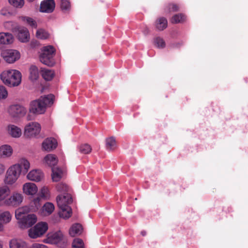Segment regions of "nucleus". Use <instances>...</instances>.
I'll use <instances>...</instances> for the list:
<instances>
[{
    "mask_svg": "<svg viewBox=\"0 0 248 248\" xmlns=\"http://www.w3.org/2000/svg\"><path fill=\"white\" fill-rule=\"evenodd\" d=\"M22 75L17 69H7L0 74V79L6 86L13 88L19 86L21 83Z\"/></svg>",
    "mask_w": 248,
    "mask_h": 248,
    "instance_id": "nucleus-1",
    "label": "nucleus"
},
{
    "mask_svg": "<svg viewBox=\"0 0 248 248\" xmlns=\"http://www.w3.org/2000/svg\"><path fill=\"white\" fill-rule=\"evenodd\" d=\"M54 99V96L50 94L31 101L30 104L29 112L34 114L44 113L46 107L53 104Z\"/></svg>",
    "mask_w": 248,
    "mask_h": 248,
    "instance_id": "nucleus-2",
    "label": "nucleus"
},
{
    "mask_svg": "<svg viewBox=\"0 0 248 248\" xmlns=\"http://www.w3.org/2000/svg\"><path fill=\"white\" fill-rule=\"evenodd\" d=\"M43 242L45 244L56 245L60 248H64L67 245V240L62 232L58 231L47 233Z\"/></svg>",
    "mask_w": 248,
    "mask_h": 248,
    "instance_id": "nucleus-3",
    "label": "nucleus"
},
{
    "mask_svg": "<svg viewBox=\"0 0 248 248\" xmlns=\"http://www.w3.org/2000/svg\"><path fill=\"white\" fill-rule=\"evenodd\" d=\"M55 49L52 46H47L42 47L40 55V62L48 66H53L55 64L53 59Z\"/></svg>",
    "mask_w": 248,
    "mask_h": 248,
    "instance_id": "nucleus-4",
    "label": "nucleus"
},
{
    "mask_svg": "<svg viewBox=\"0 0 248 248\" xmlns=\"http://www.w3.org/2000/svg\"><path fill=\"white\" fill-rule=\"evenodd\" d=\"M51 198V193L50 188L46 185L40 187L38 191V197L32 201V204L34 205L33 210L37 211L40 207V201L41 200H49Z\"/></svg>",
    "mask_w": 248,
    "mask_h": 248,
    "instance_id": "nucleus-5",
    "label": "nucleus"
},
{
    "mask_svg": "<svg viewBox=\"0 0 248 248\" xmlns=\"http://www.w3.org/2000/svg\"><path fill=\"white\" fill-rule=\"evenodd\" d=\"M48 229V225L46 222H39L28 230V236L31 239L40 238L46 233Z\"/></svg>",
    "mask_w": 248,
    "mask_h": 248,
    "instance_id": "nucleus-6",
    "label": "nucleus"
},
{
    "mask_svg": "<svg viewBox=\"0 0 248 248\" xmlns=\"http://www.w3.org/2000/svg\"><path fill=\"white\" fill-rule=\"evenodd\" d=\"M20 175L17 169L12 165L6 171L3 182L7 186H12L16 183Z\"/></svg>",
    "mask_w": 248,
    "mask_h": 248,
    "instance_id": "nucleus-7",
    "label": "nucleus"
},
{
    "mask_svg": "<svg viewBox=\"0 0 248 248\" xmlns=\"http://www.w3.org/2000/svg\"><path fill=\"white\" fill-rule=\"evenodd\" d=\"M6 112L11 118L16 119L24 116L27 113V109L22 105L15 104L9 106Z\"/></svg>",
    "mask_w": 248,
    "mask_h": 248,
    "instance_id": "nucleus-8",
    "label": "nucleus"
},
{
    "mask_svg": "<svg viewBox=\"0 0 248 248\" xmlns=\"http://www.w3.org/2000/svg\"><path fill=\"white\" fill-rule=\"evenodd\" d=\"M41 129V125L38 122H29L24 126V134L29 138H35L40 134Z\"/></svg>",
    "mask_w": 248,
    "mask_h": 248,
    "instance_id": "nucleus-9",
    "label": "nucleus"
},
{
    "mask_svg": "<svg viewBox=\"0 0 248 248\" xmlns=\"http://www.w3.org/2000/svg\"><path fill=\"white\" fill-rule=\"evenodd\" d=\"M1 56L9 63H13L21 57L20 52L16 49H5L1 53Z\"/></svg>",
    "mask_w": 248,
    "mask_h": 248,
    "instance_id": "nucleus-10",
    "label": "nucleus"
},
{
    "mask_svg": "<svg viewBox=\"0 0 248 248\" xmlns=\"http://www.w3.org/2000/svg\"><path fill=\"white\" fill-rule=\"evenodd\" d=\"M23 199L24 197L21 193L18 192H13L9 196L5 206L17 207L22 203Z\"/></svg>",
    "mask_w": 248,
    "mask_h": 248,
    "instance_id": "nucleus-11",
    "label": "nucleus"
},
{
    "mask_svg": "<svg viewBox=\"0 0 248 248\" xmlns=\"http://www.w3.org/2000/svg\"><path fill=\"white\" fill-rule=\"evenodd\" d=\"M45 174L41 169H34L29 171L26 175V178L31 182H41L44 180Z\"/></svg>",
    "mask_w": 248,
    "mask_h": 248,
    "instance_id": "nucleus-12",
    "label": "nucleus"
},
{
    "mask_svg": "<svg viewBox=\"0 0 248 248\" xmlns=\"http://www.w3.org/2000/svg\"><path fill=\"white\" fill-rule=\"evenodd\" d=\"M22 190L25 195L33 197L38 193V187L35 183L28 182L22 185Z\"/></svg>",
    "mask_w": 248,
    "mask_h": 248,
    "instance_id": "nucleus-13",
    "label": "nucleus"
},
{
    "mask_svg": "<svg viewBox=\"0 0 248 248\" xmlns=\"http://www.w3.org/2000/svg\"><path fill=\"white\" fill-rule=\"evenodd\" d=\"M37 220L36 216L35 214H31L18 220V223L20 228L25 229L32 226L36 222Z\"/></svg>",
    "mask_w": 248,
    "mask_h": 248,
    "instance_id": "nucleus-14",
    "label": "nucleus"
},
{
    "mask_svg": "<svg viewBox=\"0 0 248 248\" xmlns=\"http://www.w3.org/2000/svg\"><path fill=\"white\" fill-rule=\"evenodd\" d=\"M13 165L20 174L21 173L27 174L31 168L30 161L24 157L20 158L16 163Z\"/></svg>",
    "mask_w": 248,
    "mask_h": 248,
    "instance_id": "nucleus-15",
    "label": "nucleus"
},
{
    "mask_svg": "<svg viewBox=\"0 0 248 248\" xmlns=\"http://www.w3.org/2000/svg\"><path fill=\"white\" fill-rule=\"evenodd\" d=\"M59 208H63L66 206H69L72 202L73 199L70 193L59 194L56 199Z\"/></svg>",
    "mask_w": 248,
    "mask_h": 248,
    "instance_id": "nucleus-16",
    "label": "nucleus"
},
{
    "mask_svg": "<svg viewBox=\"0 0 248 248\" xmlns=\"http://www.w3.org/2000/svg\"><path fill=\"white\" fill-rule=\"evenodd\" d=\"M55 7L54 0H44L40 3L39 11L42 13H50L54 10Z\"/></svg>",
    "mask_w": 248,
    "mask_h": 248,
    "instance_id": "nucleus-17",
    "label": "nucleus"
},
{
    "mask_svg": "<svg viewBox=\"0 0 248 248\" xmlns=\"http://www.w3.org/2000/svg\"><path fill=\"white\" fill-rule=\"evenodd\" d=\"M6 131L9 136L15 139L20 138L22 134L21 128L14 124H8Z\"/></svg>",
    "mask_w": 248,
    "mask_h": 248,
    "instance_id": "nucleus-18",
    "label": "nucleus"
},
{
    "mask_svg": "<svg viewBox=\"0 0 248 248\" xmlns=\"http://www.w3.org/2000/svg\"><path fill=\"white\" fill-rule=\"evenodd\" d=\"M10 193L11 190L8 186H0V207L5 206Z\"/></svg>",
    "mask_w": 248,
    "mask_h": 248,
    "instance_id": "nucleus-19",
    "label": "nucleus"
},
{
    "mask_svg": "<svg viewBox=\"0 0 248 248\" xmlns=\"http://www.w3.org/2000/svg\"><path fill=\"white\" fill-rule=\"evenodd\" d=\"M55 208V205L53 203L46 202L41 207L39 214L42 217L49 216L54 211Z\"/></svg>",
    "mask_w": 248,
    "mask_h": 248,
    "instance_id": "nucleus-20",
    "label": "nucleus"
},
{
    "mask_svg": "<svg viewBox=\"0 0 248 248\" xmlns=\"http://www.w3.org/2000/svg\"><path fill=\"white\" fill-rule=\"evenodd\" d=\"M17 38L22 43L29 41L30 36L28 30L25 27H20L18 29Z\"/></svg>",
    "mask_w": 248,
    "mask_h": 248,
    "instance_id": "nucleus-21",
    "label": "nucleus"
},
{
    "mask_svg": "<svg viewBox=\"0 0 248 248\" xmlns=\"http://www.w3.org/2000/svg\"><path fill=\"white\" fill-rule=\"evenodd\" d=\"M57 146V141L56 140L52 138L45 139L42 144L43 149L48 152L55 149Z\"/></svg>",
    "mask_w": 248,
    "mask_h": 248,
    "instance_id": "nucleus-22",
    "label": "nucleus"
},
{
    "mask_svg": "<svg viewBox=\"0 0 248 248\" xmlns=\"http://www.w3.org/2000/svg\"><path fill=\"white\" fill-rule=\"evenodd\" d=\"M51 178L53 182H58L65 175V170L60 167L52 168Z\"/></svg>",
    "mask_w": 248,
    "mask_h": 248,
    "instance_id": "nucleus-23",
    "label": "nucleus"
},
{
    "mask_svg": "<svg viewBox=\"0 0 248 248\" xmlns=\"http://www.w3.org/2000/svg\"><path fill=\"white\" fill-rule=\"evenodd\" d=\"M13 154V149L9 144H3L0 146V157L1 158H8L12 156Z\"/></svg>",
    "mask_w": 248,
    "mask_h": 248,
    "instance_id": "nucleus-24",
    "label": "nucleus"
},
{
    "mask_svg": "<svg viewBox=\"0 0 248 248\" xmlns=\"http://www.w3.org/2000/svg\"><path fill=\"white\" fill-rule=\"evenodd\" d=\"M34 207V205H32L31 208L28 206H24L18 208L15 211V217L16 219L17 220L21 219L23 217L26 216L28 215V213L30 211H34L33 210Z\"/></svg>",
    "mask_w": 248,
    "mask_h": 248,
    "instance_id": "nucleus-25",
    "label": "nucleus"
},
{
    "mask_svg": "<svg viewBox=\"0 0 248 248\" xmlns=\"http://www.w3.org/2000/svg\"><path fill=\"white\" fill-rule=\"evenodd\" d=\"M13 35L9 32H0V44L8 45H11L14 42Z\"/></svg>",
    "mask_w": 248,
    "mask_h": 248,
    "instance_id": "nucleus-26",
    "label": "nucleus"
},
{
    "mask_svg": "<svg viewBox=\"0 0 248 248\" xmlns=\"http://www.w3.org/2000/svg\"><path fill=\"white\" fill-rule=\"evenodd\" d=\"M58 159L56 156L53 154H48L46 155L43 159V163L45 165L49 166L51 168L56 165Z\"/></svg>",
    "mask_w": 248,
    "mask_h": 248,
    "instance_id": "nucleus-27",
    "label": "nucleus"
},
{
    "mask_svg": "<svg viewBox=\"0 0 248 248\" xmlns=\"http://www.w3.org/2000/svg\"><path fill=\"white\" fill-rule=\"evenodd\" d=\"M10 248H29L28 243L22 240L18 239H12L9 242Z\"/></svg>",
    "mask_w": 248,
    "mask_h": 248,
    "instance_id": "nucleus-28",
    "label": "nucleus"
},
{
    "mask_svg": "<svg viewBox=\"0 0 248 248\" xmlns=\"http://www.w3.org/2000/svg\"><path fill=\"white\" fill-rule=\"evenodd\" d=\"M13 216L9 211L0 210V221L4 224L9 223L12 219Z\"/></svg>",
    "mask_w": 248,
    "mask_h": 248,
    "instance_id": "nucleus-29",
    "label": "nucleus"
},
{
    "mask_svg": "<svg viewBox=\"0 0 248 248\" xmlns=\"http://www.w3.org/2000/svg\"><path fill=\"white\" fill-rule=\"evenodd\" d=\"M83 231L82 226L79 223L73 224L69 229V234L72 237L81 234Z\"/></svg>",
    "mask_w": 248,
    "mask_h": 248,
    "instance_id": "nucleus-30",
    "label": "nucleus"
},
{
    "mask_svg": "<svg viewBox=\"0 0 248 248\" xmlns=\"http://www.w3.org/2000/svg\"><path fill=\"white\" fill-rule=\"evenodd\" d=\"M19 19L22 23L32 28L36 29L37 27L36 21L32 17L28 16H21Z\"/></svg>",
    "mask_w": 248,
    "mask_h": 248,
    "instance_id": "nucleus-31",
    "label": "nucleus"
},
{
    "mask_svg": "<svg viewBox=\"0 0 248 248\" xmlns=\"http://www.w3.org/2000/svg\"><path fill=\"white\" fill-rule=\"evenodd\" d=\"M39 75L38 68L35 65H31L29 68V79L32 81H36L39 78Z\"/></svg>",
    "mask_w": 248,
    "mask_h": 248,
    "instance_id": "nucleus-32",
    "label": "nucleus"
},
{
    "mask_svg": "<svg viewBox=\"0 0 248 248\" xmlns=\"http://www.w3.org/2000/svg\"><path fill=\"white\" fill-rule=\"evenodd\" d=\"M59 216L61 217L66 219L69 218L72 215V209L70 206H66L63 208H59Z\"/></svg>",
    "mask_w": 248,
    "mask_h": 248,
    "instance_id": "nucleus-33",
    "label": "nucleus"
},
{
    "mask_svg": "<svg viewBox=\"0 0 248 248\" xmlns=\"http://www.w3.org/2000/svg\"><path fill=\"white\" fill-rule=\"evenodd\" d=\"M168 21L164 17H159L155 22V26L159 31H163L167 27Z\"/></svg>",
    "mask_w": 248,
    "mask_h": 248,
    "instance_id": "nucleus-34",
    "label": "nucleus"
},
{
    "mask_svg": "<svg viewBox=\"0 0 248 248\" xmlns=\"http://www.w3.org/2000/svg\"><path fill=\"white\" fill-rule=\"evenodd\" d=\"M56 190L57 192L60 193V194H64L65 193H69L70 188L65 183H61L56 186Z\"/></svg>",
    "mask_w": 248,
    "mask_h": 248,
    "instance_id": "nucleus-35",
    "label": "nucleus"
},
{
    "mask_svg": "<svg viewBox=\"0 0 248 248\" xmlns=\"http://www.w3.org/2000/svg\"><path fill=\"white\" fill-rule=\"evenodd\" d=\"M106 146L108 150H113L117 147L116 141L113 137L107 138L106 140Z\"/></svg>",
    "mask_w": 248,
    "mask_h": 248,
    "instance_id": "nucleus-36",
    "label": "nucleus"
},
{
    "mask_svg": "<svg viewBox=\"0 0 248 248\" xmlns=\"http://www.w3.org/2000/svg\"><path fill=\"white\" fill-rule=\"evenodd\" d=\"M36 37L39 39L45 40L49 37V33L44 29H38L36 32Z\"/></svg>",
    "mask_w": 248,
    "mask_h": 248,
    "instance_id": "nucleus-37",
    "label": "nucleus"
},
{
    "mask_svg": "<svg viewBox=\"0 0 248 248\" xmlns=\"http://www.w3.org/2000/svg\"><path fill=\"white\" fill-rule=\"evenodd\" d=\"M42 76L45 80H51L54 76V72L49 69H43L42 71Z\"/></svg>",
    "mask_w": 248,
    "mask_h": 248,
    "instance_id": "nucleus-38",
    "label": "nucleus"
},
{
    "mask_svg": "<svg viewBox=\"0 0 248 248\" xmlns=\"http://www.w3.org/2000/svg\"><path fill=\"white\" fill-rule=\"evenodd\" d=\"M186 19V16H185V15L182 14H178L173 16L171 17L170 21L172 23L177 24L182 23L185 21Z\"/></svg>",
    "mask_w": 248,
    "mask_h": 248,
    "instance_id": "nucleus-39",
    "label": "nucleus"
},
{
    "mask_svg": "<svg viewBox=\"0 0 248 248\" xmlns=\"http://www.w3.org/2000/svg\"><path fill=\"white\" fill-rule=\"evenodd\" d=\"M9 3L16 9L22 8L25 4V0H8Z\"/></svg>",
    "mask_w": 248,
    "mask_h": 248,
    "instance_id": "nucleus-40",
    "label": "nucleus"
},
{
    "mask_svg": "<svg viewBox=\"0 0 248 248\" xmlns=\"http://www.w3.org/2000/svg\"><path fill=\"white\" fill-rule=\"evenodd\" d=\"M78 149L79 152L82 154H88L92 151L91 146L86 143L80 145L78 147Z\"/></svg>",
    "mask_w": 248,
    "mask_h": 248,
    "instance_id": "nucleus-41",
    "label": "nucleus"
},
{
    "mask_svg": "<svg viewBox=\"0 0 248 248\" xmlns=\"http://www.w3.org/2000/svg\"><path fill=\"white\" fill-rule=\"evenodd\" d=\"M61 9L63 11H68L71 8V3L69 0H60Z\"/></svg>",
    "mask_w": 248,
    "mask_h": 248,
    "instance_id": "nucleus-42",
    "label": "nucleus"
},
{
    "mask_svg": "<svg viewBox=\"0 0 248 248\" xmlns=\"http://www.w3.org/2000/svg\"><path fill=\"white\" fill-rule=\"evenodd\" d=\"M8 96L6 88L2 85H0V100L6 99Z\"/></svg>",
    "mask_w": 248,
    "mask_h": 248,
    "instance_id": "nucleus-43",
    "label": "nucleus"
},
{
    "mask_svg": "<svg viewBox=\"0 0 248 248\" xmlns=\"http://www.w3.org/2000/svg\"><path fill=\"white\" fill-rule=\"evenodd\" d=\"M84 243L82 240L80 238H75L73 241L72 248H84Z\"/></svg>",
    "mask_w": 248,
    "mask_h": 248,
    "instance_id": "nucleus-44",
    "label": "nucleus"
},
{
    "mask_svg": "<svg viewBox=\"0 0 248 248\" xmlns=\"http://www.w3.org/2000/svg\"><path fill=\"white\" fill-rule=\"evenodd\" d=\"M154 45L159 48H162L165 47V43L163 39L160 37H156L154 40Z\"/></svg>",
    "mask_w": 248,
    "mask_h": 248,
    "instance_id": "nucleus-45",
    "label": "nucleus"
},
{
    "mask_svg": "<svg viewBox=\"0 0 248 248\" xmlns=\"http://www.w3.org/2000/svg\"><path fill=\"white\" fill-rule=\"evenodd\" d=\"M3 28L8 31H14L15 28V23L12 21H7L3 22Z\"/></svg>",
    "mask_w": 248,
    "mask_h": 248,
    "instance_id": "nucleus-46",
    "label": "nucleus"
},
{
    "mask_svg": "<svg viewBox=\"0 0 248 248\" xmlns=\"http://www.w3.org/2000/svg\"><path fill=\"white\" fill-rule=\"evenodd\" d=\"M1 15L7 17H9L12 15V12L8 7H3L0 10Z\"/></svg>",
    "mask_w": 248,
    "mask_h": 248,
    "instance_id": "nucleus-47",
    "label": "nucleus"
},
{
    "mask_svg": "<svg viewBox=\"0 0 248 248\" xmlns=\"http://www.w3.org/2000/svg\"><path fill=\"white\" fill-rule=\"evenodd\" d=\"M29 248H49V247L42 243H33L29 247Z\"/></svg>",
    "mask_w": 248,
    "mask_h": 248,
    "instance_id": "nucleus-48",
    "label": "nucleus"
},
{
    "mask_svg": "<svg viewBox=\"0 0 248 248\" xmlns=\"http://www.w3.org/2000/svg\"><path fill=\"white\" fill-rule=\"evenodd\" d=\"M170 12H175L178 10V6L174 4H170L168 6Z\"/></svg>",
    "mask_w": 248,
    "mask_h": 248,
    "instance_id": "nucleus-49",
    "label": "nucleus"
},
{
    "mask_svg": "<svg viewBox=\"0 0 248 248\" xmlns=\"http://www.w3.org/2000/svg\"><path fill=\"white\" fill-rule=\"evenodd\" d=\"M5 165L2 163H0V175L3 173V172L5 171Z\"/></svg>",
    "mask_w": 248,
    "mask_h": 248,
    "instance_id": "nucleus-50",
    "label": "nucleus"
},
{
    "mask_svg": "<svg viewBox=\"0 0 248 248\" xmlns=\"http://www.w3.org/2000/svg\"><path fill=\"white\" fill-rule=\"evenodd\" d=\"M3 230L4 226L3 225V224L0 221V232L3 231Z\"/></svg>",
    "mask_w": 248,
    "mask_h": 248,
    "instance_id": "nucleus-51",
    "label": "nucleus"
},
{
    "mask_svg": "<svg viewBox=\"0 0 248 248\" xmlns=\"http://www.w3.org/2000/svg\"><path fill=\"white\" fill-rule=\"evenodd\" d=\"M3 242L0 240V248H3Z\"/></svg>",
    "mask_w": 248,
    "mask_h": 248,
    "instance_id": "nucleus-52",
    "label": "nucleus"
},
{
    "mask_svg": "<svg viewBox=\"0 0 248 248\" xmlns=\"http://www.w3.org/2000/svg\"><path fill=\"white\" fill-rule=\"evenodd\" d=\"M146 232H145V231H142V232H141V234L142 236H145V235H146Z\"/></svg>",
    "mask_w": 248,
    "mask_h": 248,
    "instance_id": "nucleus-53",
    "label": "nucleus"
},
{
    "mask_svg": "<svg viewBox=\"0 0 248 248\" xmlns=\"http://www.w3.org/2000/svg\"><path fill=\"white\" fill-rule=\"evenodd\" d=\"M29 1L32 2L34 1V0H28Z\"/></svg>",
    "mask_w": 248,
    "mask_h": 248,
    "instance_id": "nucleus-54",
    "label": "nucleus"
},
{
    "mask_svg": "<svg viewBox=\"0 0 248 248\" xmlns=\"http://www.w3.org/2000/svg\"><path fill=\"white\" fill-rule=\"evenodd\" d=\"M27 118H28V120H29V119H30L29 118V116H28Z\"/></svg>",
    "mask_w": 248,
    "mask_h": 248,
    "instance_id": "nucleus-55",
    "label": "nucleus"
}]
</instances>
